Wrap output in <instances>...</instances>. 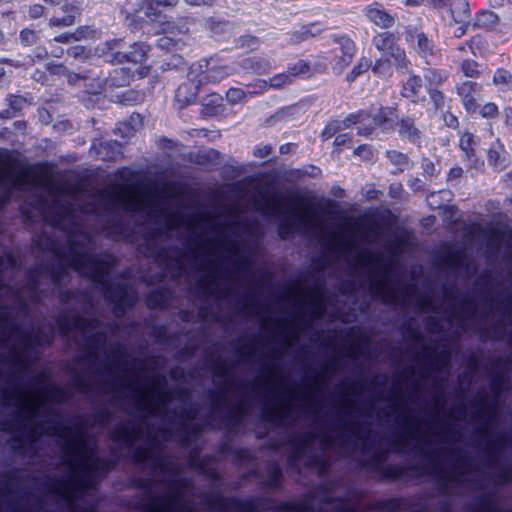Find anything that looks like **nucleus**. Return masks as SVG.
Here are the masks:
<instances>
[{"label":"nucleus","instance_id":"19","mask_svg":"<svg viewBox=\"0 0 512 512\" xmlns=\"http://www.w3.org/2000/svg\"><path fill=\"white\" fill-rule=\"evenodd\" d=\"M497 15L493 12H483L480 14L478 18L479 25L487 26L489 24H494L497 22Z\"/></svg>","mask_w":512,"mask_h":512},{"label":"nucleus","instance_id":"29","mask_svg":"<svg viewBox=\"0 0 512 512\" xmlns=\"http://www.w3.org/2000/svg\"><path fill=\"white\" fill-rule=\"evenodd\" d=\"M391 157H395L396 161L399 164H402V165H407L408 164L407 157L404 156L403 154H400V153H397V152H393Z\"/></svg>","mask_w":512,"mask_h":512},{"label":"nucleus","instance_id":"14","mask_svg":"<svg viewBox=\"0 0 512 512\" xmlns=\"http://www.w3.org/2000/svg\"><path fill=\"white\" fill-rule=\"evenodd\" d=\"M68 12H69V14L65 15L62 18L53 17L50 20V24L52 26H57V27H66V26L73 25L74 18H75V11L73 8H71L70 10L68 9Z\"/></svg>","mask_w":512,"mask_h":512},{"label":"nucleus","instance_id":"9","mask_svg":"<svg viewBox=\"0 0 512 512\" xmlns=\"http://www.w3.org/2000/svg\"><path fill=\"white\" fill-rule=\"evenodd\" d=\"M502 147L497 145L495 148H491L488 151L489 164L497 169L502 170L506 166V158L501 155Z\"/></svg>","mask_w":512,"mask_h":512},{"label":"nucleus","instance_id":"39","mask_svg":"<svg viewBox=\"0 0 512 512\" xmlns=\"http://www.w3.org/2000/svg\"><path fill=\"white\" fill-rule=\"evenodd\" d=\"M357 130H358V133L359 134H363V135H369L371 133V129H367V128H361V127H357Z\"/></svg>","mask_w":512,"mask_h":512},{"label":"nucleus","instance_id":"12","mask_svg":"<svg viewBox=\"0 0 512 512\" xmlns=\"http://www.w3.org/2000/svg\"><path fill=\"white\" fill-rule=\"evenodd\" d=\"M288 82H289V76H287L285 74H280V75H277V76L271 78L269 81L260 80L259 84H260L261 88H266V87L278 88V87H281V86L287 84Z\"/></svg>","mask_w":512,"mask_h":512},{"label":"nucleus","instance_id":"21","mask_svg":"<svg viewBox=\"0 0 512 512\" xmlns=\"http://www.w3.org/2000/svg\"><path fill=\"white\" fill-rule=\"evenodd\" d=\"M498 113V108L494 103H486L481 109L480 114L482 117H494Z\"/></svg>","mask_w":512,"mask_h":512},{"label":"nucleus","instance_id":"20","mask_svg":"<svg viewBox=\"0 0 512 512\" xmlns=\"http://www.w3.org/2000/svg\"><path fill=\"white\" fill-rule=\"evenodd\" d=\"M20 39H21L23 44L29 45V44H32V43L36 42L37 35H36V33L34 31L25 29V30L21 31Z\"/></svg>","mask_w":512,"mask_h":512},{"label":"nucleus","instance_id":"27","mask_svg":"<svg viewBox=\"0 0 512 512\" xmlns=\"http://www.w3.org/2000/svg\"><path fill=\"white\" fill-rule=\"evenodd\" d=\"M423 168H424V171L427 173V174H433L434 171H435V166L433 164V162H431L430 160L428 159H425L423 161Z\"/></svg>","mask_w":512,"mask_h":512},{"label":"nucleus","instance_id":"6","mask_svg":"<svg viewBox=\"0 0 512 512\" xmlns=\"http://www.w3.org/2000/svg\"><path fill=\"white\" fill-rule=\"evenodd\" d=\"M340 45L343 54L338 62V70L344 69L351 62L355 50L354 43L348 38H342Z\"/></svg>","mask_w":512,"mask_h":512},{"label":"nucleus","instance_id":"11","mask_svg":"<svg viewBox=\"0 0 512 512\" xmlns=\"http://www.w3.org/2000/svg\"><path fill=\"white\" fill-rule=\"evenodd\" d=\"M511 80L512 75L504 69L497 70L493 76V84L501 89L507 87L511 83Z\"/></svg>","mask_w":512,"mask_h":512},{"label":"nucleus","instance_id":"31","mask_svg":"<svg viewBox=\"0 0 512 512\" xmlns=\"http://www.w3.org/2000/svg\"><path fill=\"white\" fill-rule=\"evenodd\" d=\"M462 174V169L459 168V167H456V168H452L449 172V177L450 178H459Z\"/></svg>","mask_w":512,"mask_h":512},{"label":"nucleus","instance_id":"3","mask_svg":"<svg viewBox=\"0 0 512 512\" xmlns=\"http://www.w3.org/2000/svg\"><path fill=\"white\" fill-rule=\"evenodd\" d=\"M365 15L370 22L383 29L392 27L395 22L394 17L377 4L367 6Z\"/></svg>","mask_w":512,"mask_h":512},{"label":"nucleus","instance_id":"25","mask_svg":"<svg viewBox=\"0 0 512 512\" xmlns=\"http://www.w3.org/2000/svg\"><path fill=\"white\" fill-rule=\"evenodd\" d=\"M366 120H368V117L365 116L364 114L351 115L350 117L347 118V121L353 124H361L364 123Z\"/></svg>","mask_w":512,"mask_h":512},{"label":"nucleus","instance_id":"32","mask_svg":"<svg viewBox=\"0 0 512 512\" xmlns=\"http://www.w3.org/2000/svg\"><path fill=\"white\" fill-rule=\"evenodd\" d=\"M158 45L161 48H169V46H170V39L168 37H161L158 40Z\"/></svg>","mask_w":512,"mask_h":512},{"label":"nucleus","instance_id":"23","mask_svg":"<svg viewBox=\"0 0 512 512\" xmlns=\"http://www.w3.org/2000/svg\"><path fill=\"white\" fill-rule=\"evenodd\" d=\"M430 97L431 100L435 103L436 107H442L444 103V96L443 94L438 90H431L430 91Z\"/></svg>","mask_w":512,"mask_h":512},{"label":"nucleus","instance_id":"28","mask_svg":"<svg viewBox=\"0 0 512 512\" xmlns=\"http://www.w3.org/2000/svg\"><path fill=\"white\" fill-rule=\"evenodd\" d=\"M45 2L54 4V5H62V9L64 12H68V4L67 0H44Z\"/></svg>","mask_w":512,"mask_h":512},{"label":"nucleus","instance_id":"38","mask_svg":"<svg viewBox=\"0 0 512 512\" xmlns=\"http://www.w3.org/2000/svg\"><path fill=\"white\" fill-rule=\"evenodd\" d=\"M506 122L512 126V108L506 110Z\"/></svg>","mask_w":512,"mask_h":512},{"label":"nucleus","instance_id":"24","mask_svg":"<svg viewBox=\"0 0 512 512\" xmlns=\"http://www.w3.org/2000/svg\"><path fill=\"white\" fill-rule=\"evenodd\" d=\"M389 41V37L385 34H378L374 38V44L378 49L384 50L385 49V42Z\"/></svg>","mask_w":512,"mask_h":512},{"label":"nucleus","instance_id":"7","mask_svg":"<svg viewBox=\"0 0 512 512\" xmlns=\"http://www.w3.org/2000/svg\"><path fill=\"white\" fill-rule=\"evenodd\" d=\"M396 119L397 116L392 108H381L378 113L373 116L375 124L383 128L390 127Z\"/></svg>","mask_w":512,"mask_h":512},{"label":"nucleus","instance_id":"18","mask_svg":"<svg viewBox=\"0 0 512 512\" xmlns=\"http://www.w3.org/2000/svg\"><path fill=\"white\" fill-rule=\"evenodd\" d=\"M299 218V222L309 228L314 226L315 216L314 213L310 210L300 211L297 215Z\"/></svg>","mask_w":512,"mask_h":512},{"label":"nucleus","instance_id":"17","mask_svg":"<svg viewBox=\"0 0 512 512\" xmlns=\"http://www.w3.org/2000/svg\"><path fill=\"white\" fill-rule=\"evenodd\" d=\"M400 133L408 138H414L417 136V130L414 128L413 122L410 119L401 121Z\"/></svg>","mask_w":512,"mask_h":512},{"label":"nucleus","instance_id":"1","mask_svg":"<svg viewBox=\"0 0 512 512\" xmlns=\"http://www.w3.org/2000/svg\"><path fill=\"white\" fill-rule=\"evenodd\" d=\"M456 89L465 109L469 113L477 112L480 108L478 103L481 100L480 86L471 81H463L457 85Z\"/></svg>","mask_w":512,"mask_h":512},{"label":"nucleus","instance_id":"2","mask_svg":"<svg viewBox=\"0 0 512 512\" xmlns=\"http://www.w3.org/2000/svg\"><path fill=\"white\" fill-rule=\"evenodd\" d=\"M459 147L464 152L467 161L470 162L471 167L480 168L483 162L477 160V147L478 143L474 135L464 132L459 140Z\"/></svg>","mask_w":512,"mask_h":512},{"label":"nucleus","instance_id":"37","mask_svg":"<svg viewBox=\"0 0 512 512\" xmlns=\"http://www.w3.org/2000/svg\"><path fill=\"white\" fill-rule=\"evenodd\" d=\"M424 2V0H405V5L407 6H419Z\"/></svg>","mask_w":512,"mask_h":512},{"label":"nucleus","instance_id":"4","mask_svg":"<svg viewBox=\"0 0 512 512\" xmlns=\"http://www.w3.org/2000/svg\"><path fill=\"white\" fill-rule=\"evenodd\" d=\"M451 14L454 22L458 24V27H456L453 33L456 37H460L465 33L469 23L468 4L464 1L454 3Z\"/></svg>","mask_w":512,"mask_h":512},{"label":"nucleus","instance_id":"41","mask_svg":"<svg viewBox=\"0 0 512 512\" xmlns=\"http://www.w3.org/2000/svg\"><path fill=\"white\" fill-rule=\"evenodd\" d=\"M381 67H382V64H380V63H379L378 65H376V66L373 68L374 72H375V73H378V74H381V73H382V71H381Z\"/></svg>","mask_w":512,"mask_h":512},{"label":"nucleus","instance_id":"16","mask_svg":"<svg viewBox=\"0 0 512 512\" xmlns=\"http://www.w3.org/2000/svg\"><path fill=\"white\" fill-rule=\"evenodd\" d=\"M462 71L464 76L469 78H476L479 76V71L477 69V63L472 60H465L462 63Z\"/></svg>","mask_w":512,"mask_h":512},{"label":"nucleus","instance_id":"26","mask_svg":"<svg viewBox=\"0 0 512 512\" xmlns=\"http://www.w3.org/2000/svg\"><path fill=\"white\" fill-rule=\"evenodd\" d=\"M354 152H355V154L360 155L365 159H368L369 156L371 155V151L369 149H367V147L364 145L356 148Z\"/></svg>","mask_w":512,"mask_h":512},{"label":"nucleus","instance_id":"15","mask_svg":"<svg viewBox=\"0 0 512 512\" xmlns=\"http://www.w3.org/2000/svg\"><path fill=\"white\" fill-rule=\"evenodd\" d=\"M226 98L231 104L242 103L246 99V93L240 88H231L226 93Z\"/></svg>","mask_w":512,"mask_h":512},{"label":"nucleus","instance_id":"30","mask_svg":"<svg viewBox=\"0 0 512 512\" xmlns=\"http://www.w3.org/2000/svg\"><path fill=\"white\" fill-rule=\"evenodd\" d=\"M42 12H43V8L40 5H35L30 10V14L34 18L39 17L42 14Z\"/></svg>","mask_w":512,"mask_h":512},{"label":"nucleus","instance_id":"35","mask_svg":"<svg viewBox=\"0 0 512 512\" xmlns=\"http://www.w3.org/2000/svg\"><path fill=\"white\" fill-rule=\"evenodd\" d=\"M190 5L208 4L210 0H185Z\"/></svg>","mask_w":512,"mask_h":512},{"label":"nucleus","instance_id":"42","mask_svg":"<svg viewBox=\"0 0 512 512\" xmlns=\"http://www.w3.org/2000/svg\"><path fill=\"white\" fill-rule=\"evenodd\" d=\"M300 65H301V67H302V68H301V72H306V71H308V67H307V65H306L305 63H301Z\"/></svg>","mask_w":512,"mask_h":512},{"label":"nucleus","instance_id":"5","mask_svg":"<svg viewBox=\"0 0 512 512\" xmlns=\"http://www.w3.org/2000/svg\"><path fill=\"white\" fill-rule=\"evenodd\" d=\"M233 72L231 68L228 66H218V67H211L203 76H201L199 79H196V70L192 69L189 76L190 80L193 82H197V85H202L204 83L208 82H219L226 76L230 75Z\"/></svg>","mask_w":512,"mask_h":512},{"label":"nucleus","instance_id":"22","mask_svg":"<svg viewBox=\"0 0 512 512\" xmlns=\"http://www.w3.org/2000/svg\"><path fill=\"white\" fill-rule=\"evenodd\" d=\"M369 66V61L367 59H362L358 66L352 70L351 76L348 79L352 81L357 75H359L363 71H366L369 68Z\"/></svg>","mask_w":512,"mask_h":512},{"label":"nucleus","instance_id":"8","mask_svg":"<svg viewBox=\"0 0 512 512\" xmlns=\"http://www.w3.org/2000/svg\"><path fill=\"white\" fill-rule=\"evenodd\" d=\"M423 90L421 80L418 77H410L404 88L403 95L407 98H415L417 97Z\"/></svg>","mask_w":512,"mask_h":512},{"label":"nucleus","instance_id":"10","mask_svg":"<svg viewBox=\"0 0 512 512\" xmlns=\"http://www.w3.org/2000/svg\"><path fill=\"white\" fill-rule=\"evenodd\" d=\"M43 404L42 396L39 394H29L24 397L21 405L31 412H36Z\"/></svg>","mask_w":512,"mask_h":512},{"label":"nucleus","instance_id":"40","mask_svg":"<svg viewBox=\"0 0 512 512\" xmlns=\"http://www.w3.org/2000/svg\"><path fill=\"white\" fill-rule=\"evenodd\" d=\"M418 42H419V46L422 47V46H425V44L427 43V39L423 35H419Z\"/></svg>","mask_w":512,"mask_h":512},{"label":"nucleus","instance_id":"36","mask_svg":"<svg viewBox=\"0 0 512 512\" xmlns=\"http://www.w3.org/2000/svg\"><path fill=\"white\" fill-rule=\"evenodd\" d=\"M70 37H71V35H69V34H61V35L55 37V41H57V42H68Z\"/></svg>","mask_w":512,"mask_h":512},{"label":"nucleus","instance_id":"34","mask_svg":"<svg viewBox=\"0 0 512 512\" xmlns=\"http://www.w3.org/2000/svg\"><path fill=\"white\" fill-rule=\"evenodd\" d=\"M429 74L432 75V81L435 83V84H439L443 81V76L441 74H436L435 72H430Z\"/></svg>","mask_w":512,"mask_h":512},{"label":"nucleus","instance_id":"33","mask_svg":"<svg viewBox=\"0 0 512 512\" xmlns=\"http://www.w3.org/2000/svg\"><path fill=\"white\" fill-rule=\"evenodd\" d=\"M437 197V194L435 193H432L429 197H428V202H429V205L433 206L434 208H440L441 205L440 204H437L435 202V198Z\"/></svg>","mask_w":512,"mask_h":512},{"label":"nucleus","instance_id":"43","mask_svg":"<svg viewBox=\"0 0 512 512\" xmlns=\"http://www.w3.org/2000/svg\"><path fill=\"white\" fill-rule=\"evenodd\" d=\"M444 0H433L435 5H440Z\"/></svg>","mask_w":512,"mask_h":512},{"label":"nucleus","instance_id":"13","mask_svg":"<svg viewBox=\"0 0 512 512\" xmlns=\"http://www.w3.org/2000/svg\"><path fill=\"white\" fill-rule=\"evenodd\" d=\"M196 89H197V87L194 89V91H191L190 93L187 94L186 92L188 90V85L187 84L180 85L176 91L177 100L181 103H189V102L193 101L196 97Z\"/></svg>","mask_w":512,"mask_h":512}]
</instances>
